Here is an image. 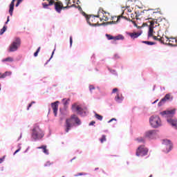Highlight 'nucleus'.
<instances>
[{
  "label": "nucleus",
  "mask_w": 177,
  "mask_h": 177,
  "mask_svg": "<svg viewBox=\"0 0 177 177\" xmlns=\"http://www.w3.org/2000/svg\"><path fill=\"white\" fill-rule=\"evenodd\" d=\"M71 121H73L77 125H81V120L77 116V115H72L69 118H67L66 120V124H65V131L66 133H68V131L73 128V123H71Z\"/></svg>",
  "instance_id": "nucleus-1"
},
{
  "label": "nucleus",
  "mask_w": 177,
  "mask_h": 177,
  "mask_svg": "<svg viewBox=\"0 0 177 177\" xmlns=\"http://www.w3.org/2000/svg\"><path fill=\"white\" fill-rule=\"evenodd\" d=\"M31 136L34 140H39L45 136V134L44 133V131H42V129L39 128V126L35 125L32 129Z\"/></svg>",
  "instance_id": "nucleus-2"
},
{
  "label": "nucleus",
  "mask_w": 177,
  "mask_h": 177,
  "mask_svg": "<svg viewBox=\"0 0 177 177\" xmlns=\"http://www.w3.org/2000/svg\"><path fill=\"white\" fill-rule=\"evenodd\" d=\"M21 45V40L19 37H16L15 41L10 45L8 52H16Z\"/></svg>",
  "instance_id": "nucleus-3"
},
{
  "label": "nucleus",
  "mask_w": 177,
  "mask_h": 177,
  "mask_svg": "<svg viewBox=\"0 0 177 177\" xmlns=\"http://www.w3.org/2000/svg\"><path fill=\"white\" fill-rule=\"evenodd\" d=\"M86 18L87 23L90 26H93L94 27H95V26H99L100 17H97V15H96V16H93V15L88 16V15H86Z\"/></svg>",
  "instance_id": "nucleus-4"
},
{
  "label": "nucleus",
  "mask_w": 177,
  "mask_h": 177,
  "mask_svg": "<svg viewBox=\"0 0 177 177\" xmlns=\"http://www.w3.org/2000/svg\"><path fill=\"white\" fill-rule=\"evenodd\" d=\"M149 122L150 125L153 128H158V127L161 126V119H160V117H158V115L151 116L149 118Z\"/></svg>",
  "instance_id": "nucleus-5"
},
{
  "label": "nucleus",
  "mask_w": 177,
  "mask_h": 177,
  "mask_svg": "<svg viewBox=\"0 0 177 177\" xmlns=\"http://www.w3.org/2000/svg\"><path fill=\"white\" fill-rule=\"evenodd\" d=\"M97 17H100L101 21H108L109 17H110V13L106 12L103 9H100Z\"/></svg>",
  "instance_id": "nucleus-6"
},
{
  "label": "nucleus",
  "mask_w": 177,
  "mask_h": 177,
  "mask_svg": "<svg viewBox=\"0 0 177 177\" xmlns=\"http://www.w3.org/2000/svg\"><path fill=\"white\" fill-rule=\"evenodd\" d=\"M147 153H149V149H147L145 145H141L136 151V156L138 157H143L145 156H147Z\"/></svg>",
  "instance_id": "nucleus-7"
},
{
  "label": "nucleus",
  "mask_w": 177,
  "mask_h": 177,
  "mask_svg": "<svg viewBox=\"0 0 177 177\" xmlns=\"http://www.w3.org/2000/svg\"><path fill=\"white\" fill-rule=\"evenodd\" d=\"M145 12L148 19H157L156 15H158V12H156L154 10H147Z\"/></svg>",
  "instance_id": "nucleus-8"
},
{
  "label": "nucleus",
  "mask_w": 177,
  "mask_h": 177,
  "mask_svg": "<svg viewBox=\"0 0 177 177\" xmlns=\"http://www.w3.org/2000/svg\"><path fill=\"white\" fill-rule=\"evenodd\" d=\"M53 4L55 5V9L57 13H60L62 12V9H66V7L63 6V3L61 1H54Z\"/></svg>",
  "instance_id": "nucleus-9"
},
{
  "label": "nucleus",
  "mask_w": 177,
  "mask_h": 177,
  "mask_svg": "<svg viewBox=\"0 0 177 177\" xmlns=\"http://www.w3.org/2000/svg\"><path fill=\"white\" fill-rule=\"evenodd\" d=\"M51 107L55 117L57 116V110H59V101L51 103Z\"/></svg>",
  "instance_id": "nucleus-10"
},
{
  "label": "nucleus",
  "mask_w": 177,
  "mask_h": 177,
  "mask_svg": "<svg viewBox=\"0 0 177 177\" xmlns=\"http://www.w3.org/2000/svg\"><path fill=\"white\" fill-rule=\"evenodd\" d=\"M154 35V22L151 21L149 27L148 31V38H151Z\"/></svg>",
  "instance_id": "nucleus-11"
},
{
  "label": "nucleus",
  "mask_w": 177,
  "mask_h": 177,
  "mask_svg": "<svg viewBox=\"0 0 177 177\" xmlns=\"http://www.w3.org/2000/svg\"><path fill=\"white\" fill-rule=\"evenodd\" d=\"M172 99V97H171V94H166L165 96L160 101V102L158 103V106L159 107H161V106H162L165 102H167V100H169Z\"/></svg>",
  "instance_id": "nucleus-12"
},
{
  "label": "nucleus",
  "mask_w": 177,
  "mask_h": 177,
  "mask_svg": "<svg viewBox=\"0 0 177 177\" xmlns=\"http://www.w3.org/2000/svg\"><path fill=\"white\" fill-rule=\"evenodd\" d=\"M176 109L170 110V111H164L160 113L161 115H166L168 117H173L174 114H175Z\"/></svg>",
  "instance_id": "nucleus-13"
},
{
  "label": "nucleus",
  "mask_w": 177,
  "mask_h": 177,
  "mask_svg": "<svg viewBox=\"0 0 177 177\" xmlns=\"http://www.w3.org/2000/svg\"><path fill=\"white\" fill-rule=\"evenodd\" d=\"M72 110H75V111L77 112V114H80V115H82V108L77 105V104H74L72 105Z\"/></svg>",
  "instance_id": "nucleus-14"
},
{
  "label": "nucleus",
  "mask_w": 177,
  "mask_h": 177,
  "mask_svg": "<svg viewBox=\"0 0 177 177\" xmlns=\"http://www.w3.org/2000/svg\"><path fill=\"white\" fill-rule=\"evenodd\" d=\"M65 3L66 5V6H65L66 9H68V8H73V6H75V0H66Z\"/></svg>",
  "instance_id": "nucleus-15"
},
{
  "label": "nucleus",
  "mask_w": 177,
  "mask_h": 177,
  "mask_svg": "<svg viewBox=\"0 0 177 177\" xmlns=\"http://www.w3.org/2000/svg\"><path fill=\"white\" fill-rule=\"evenodd\" d=\"M127 34L129 37H131L132 39H136V38H138V37H140L142 35L140 32H127Z\"/></svg>",
  "instance_id": "nucleus-16"
},
{
  "label": "nucleus",
  "mask_w": 177,
  "mask_h": 177,
  "mask_svg": "<svg viewBox=\"0 0 177 177\" xmlns=\"http://www.w3.org/2000/svg\"><path fill=\"white\" fill-rule=\"evenodd\" d=\"M157 133V131L156 130H149L145 133V136L147 138H153V136H156Z\"/></svg>",
  "instance_id": "nucleus-17"
},
{
  "label": "nucleus",
  "mask_w": 177,
  "mask_h": 177,
  "mask_svg": "<svg viewBox=\"0 0 177 177\" xmlns=\"http://www.w3.org/2000/svg\"><path fill=\"white\" fill-rule=\"evenodd\" d=\"M169 42V37L167 36H162L160 37V44H165L166 45H168Z\"/></svg>",
  "instance_id": "nucleus-18"
},
{
  "label": "nucleus",
  "mask_w": 177,
  "mask_h": 177,
  "mask_svg": "<svg viewBox=\"0 0 177 177\" xmlns=\"http://www.w3.org/2000/svg\"><path fill=\"white\" fill-rule=\"evenodd\" d=\"M168 45L176 46V37H169Z\"/></svg>",
  "instance_id": "nucleus-19"
},
{
  "label": "nucleus",
  "mask_w": 177,
  "mask_h": 177,
  "mask_svg": "<svg viewBox=\"0 0 177 177\" xmlns=\"http://www.w3.org/2000/svg\"><path fill=\"white\" fill-rule=\"evenodd\" d=\"M47 1L48 2V4H47L46 3H42L44 9H48V6H52V5L55 3V0H47Z\"/></svg>",
  "instance_id": "nucleus-20"
},
{
  "label": "nucleus",
  "mask_w": 177,
  "mask_h": 177,
  "mask_svg": "<svg viewBox=\"0 0 177 177\" xmlns=\"http://www.w3.org/2000/svg\"><path fill=\"white\" fill-rule=\"evenodd\" d=\"M164 143L165 144L166 149H169L167 150V153L169 151H171V149L172 148V144H171V141L166 140H164Z\"/></svg>",
  "instance_id": "nucleus-21"
},
{
  "label": "nucleus",
  "mask_w": 177,
  "mask_h": 177,
  "mask_svg": "<svg viewBox=\"0 0 177 177\" xmlns=\"http://www.w3.org/2000/svg\"><path fill=\"white\" fill-rule=\"evenodd\" d=\"M16 0H12L10 4V10H9V13L10 16H13V10L15 9V1Z\"/></svg>",
  "instance_id": "nucleus-22"
},
{
  "label": "nucleus",
  "mask_w": 177,
  "mask_h": 177,
  "mask_svg": "<svg viewBox=\"0 0 177 177\" xmlns=\"http://www.w3.org/2000/svg\"><path fill=\"white\" fill-rule=\"evenodd\" d=\"M167 122H169L170 125H172V127H174L176 129H177V120L167 119Z\"/></svg>",
  "instance_id": "nucleus-23"
},
{
  "label": "nucleus",
  "mask_w": 177,
  "mask_h": 177,
  "mask_svg": "<svg viewBox=\"0 0 177 177\" xmlns=\"http://www.w3.org/2000/svg\"><path fill=\"white\" fill-rule=\"evenodd\" d=\"M37 149H42L43 152L44 153V154H46V155L49 154V150H48L46 149V145H43L41 147H38Z\"/></svg>",
  "instance_id": "nucleus-24"
},
{
  "label": "nucleus",
  "mask_w": 177,
  "mask_h": 177,
  "mask_svg": "<svg viewBox=\"0 0 177 177\" xmlns=\"http://www.w3.org/2000/svg\"><path fill=\"white\" fill-rule=\"evenodd\" d=\"M120 39L124 40V37L122 35H118L114 37V41H120Z\"/></svg>",
  "instance_id": "nucleus-25"
},
{
  "label": "nucleus",
  "mask_w": 177,
  "mask_h": 177,
  "mask_svg": "<svg viewBox=\"0 0 177 177\" xmlns=\"http://www.w3.org/2000/svg\"><path fill=\"white\" fill-rule=\"evenodd\" d=\"M120 19H121V17H118L117 18L116 21H112L107 22V24H117V23H118V21H120Z\"/></svg>",
  "instance_id": "nucleus-26"
},
{
  "label": "nucleus",
  "mask_w": 177,
  "mask_h": 177,
  "mask_svg": "<svg viewBox=\"0 0 177 177\" xmlns=\"http://www.w3.org/2000/svg\"><path fill=\"white\" fill-rule=\"evenodd\" d=\"M115 100L116 102H118V103L122 102V98H121V97H120V94H117V95L115 97Z\"/></svg>",
  "instance_id": "nucleus-27"
},
{
  "label": "nucleus",
  "mask_w": 177,
  "mask_h": 177,
  "mask_svg": "<svg viewBox=\"0 0 177 177\" xmlns=\"http://www.w3.org/2000/svg\"><path fill=\"white\" fill-rule=\"evenodd\" d=\"M12 73L10 72H6L4 73H1V78H6L7 75H10Z\"/></svg>",
  "instance_id": "nucleus-28"
},
{
  "label": "nucleus",
  "mask_w": 177,
  "mask_h": 177,
  "mask_svg": "<svg viewBox=\"0 0 177 177\" xmlns=\"http://www.w3.org/2000/svg\"><path fill=\"white\" fill-rule=\"evenodd\" d=\"M142 43L145 44L146 45H156V42L149 41H142Z\"/></svg>",
  "instance_id": "nucleus-29"
},
{
  "label": "nucleus",
  "mask_w": 177,
  "mask_h": 177,
  "mask_svg": "<svg viewBox=\"0 0 177 177\" xmlns=\"http://www.w3.org/2000/svg\"><path fill=\"white\" fill-rule=\"evenodd\" d=\"M8 30V26H4L2 29L0 30V35H3V34Z\"/></svg>",
  "instance_id": "nucleus-30"
},
{
  "label": "nucleus",
  "mask_w": 177,
  "mask_h": 177,
  "mask_svg": "<svg viewBox=\"0 0 177 177\" xmlns=\"http://www.w3.org/2000/svg\"><path fill=\"white\" fill-rule=\"evenodd\" d=\"M2 62H13V59H12L11 57H7V58H6V59H3L2 60Z\"/></svg>",
  "instance_id": "nucleus-31"
},
{
  "label": "nucleus",
  "mask_w": 177,
  "mask_h": 177,
  "mask_svg": "<svg viewBox=\"0 0 177 177\" xmlns=\"http://www.w3.org/2000/svg\"><path fill=\"white\" fill-rule=\"evenodd\" d=\"M106 140H107V139L106 138V136L102 135V138L100 139V142L101 143H104V142H106Z\"/></svg>",
  "instance_id": "nucleus-32"
},
{
  "label": "nucleus",
  "mask_w": 177,
  "mask_h": 177,
  "mask_svg": "<svg viewBox=\"0 0 177 177\" xmlns=\"http://www.w3.org/2000/svg\"><path fill=\"white\" fill-rule=\"evenodd\" d=\"M158 37H159L160 38H158ZM158 37L156 36H152L153 39H154L155 41H158L159 42H161V37L160 35H158Z\"/></svg>",
  "instance_id": "nucleus-33"
},
{
  "label": "nucleus",
  "mask_w": 177,
  "mask_h": 177,
  "mask_svg": "<svg viewBox=\"0 0 177 177\" xmlns=\"http://www.w3.org/2000/svg\"><path fill=\"white\" fill-rule=\"evenodd\" d=\"M95 118H97V120H99L100 121H102V120H103V116H102L97 113L95 114Z\"/></svg>",
  "instance_id": "nucleus-34"
},
{
  "label": "nucleus",
  "mask_w": 177,
  "mask_h": 177,
  "mask_svg": "<svg viewBox=\"0 0 177 177\" xmlns=\"http://www.w3.org/2000/svg\"><path fill=\"white\" fill-rule=\"evenodd\" d=\"M106 37L107 39H109V40L113 39V41H114V38H115L114 36H112L111 35L106 34Z\"/></svg>",
  "instance_id": "nucleus-35"
},
{
  "label": "nucleus",
  "mask_w": 177,
  "mask_h": 177,
  "mask_svg": "<svg viewBox=\"0 0 177 177\" xmlns=\"http://www.w3.org/2000/svg\"><path fill=\"white\" fill-rule=\"evenodd\" d=\"M62 100L64 102V106H67V104H68V102H70V99L66 100V98H64Z\"/></svg>",
  "instance_id": "nucleus-36"
},
{
  "label": "nucleus",
  "mask_w": 177,
  "mask_h": 177,
  "mask_svg": "<svg viewBox=\"0 0 177 177\" xmlns=\"http://www.w3.org/2000/svg\"><path fill=\"white\" fill-rule=\"evenodd\" d=\"M39 50H41V47H39L37 51L34 53L35 57H37V56H38V53H39Z\"/></svg>",
  "instance_id": "nucleus-37"
},
{
  "label": "nucleus",
  "mask_w": 177,
  "mask_h": 177,
  "mask_svg": "<svg viewBox=\"0 0 177 177\" xmlns=\"http://www.w3.org/2000/svg\"><path fill=\"white\" fill-rule=\"evenodd\" d=\"M86 175H87L86 173H79V174L75 175V176H86Z\"/></svg>",
  "instance_id": "nucleus-38"
},
{
  "label": "nucleus",
  "mask_w": 177,
  "mask_h": 177,
  "mask_svg": "<svg viewBox=\"0 0 177 177\" xmlns=\"http://www.w3.org/2000/svg\"><path fill=\"white\" fill-rule=\"evenodd\" d=\"M89 90L91 92H92V91H95V87L93 86V85L89 86Z\"/></svg>",
  "instance_id": "nucleus-39"
},
{
  "label": "nucleus",
  "mask_w": 177,
  "mask_h": 177,
  "mask_svg": "<svg viewBox=\"0 0 177 177\" xmlns=\"http://www.w3.org/2000/svg\"><path fill=\"white\" fill-rule=\"evenodd\" d=\"M121 17H122V19H125V20H129V21H132V20H131L130 19H128V17L124 15H122Z\"/></svg>",
  "instance_id": "nucleus-40"
},
{
  "label": "nucleus",
  "mask_w": 177,
  "mask_h": 177,
  "mask_svg": "<svg viewBox=\"0 0 177 177\" xmlns=\"http://www.w3.org/2000/svg\"><path fill=\"white\" fill-rule=\"evenodd\" d=\"M70 45H71V46H73V37L72 36L70 37Z\"/></svg>",
  "instance_id": "nucleus-41"
},
{
  "label": "nucleus",
  "mask_w": 177,
  "mask_h": 177,
  "mask_svg": "<svg viewBox=\"0 0 177 177\" xmlns=\"http://www.w3.org/2000/svg\"><path fill=\"white\" fill-rule=\"evenodd\" d=\"M35 103V102H32L30 104H29L28 106V110H30V107H31V106H32V104Z\"/></svg>",
  "instance_id": "nucleus-42"
},
{
  "label": "nucleus",
  "mask_w": 177,
  "mask_h": 177,
  "mask_svg": "<svg viewBox=\"0 0 177 177\" xmlns=\"http://www.w3.org/2000/svg\"><path fill=\"white\" fill-rule=\"evenodd\" d=\"M115 92H118V88H113L112 91V93H115Z\"/></svg>",
  "instance_id": "nucleus-43"
},
{
  "label": "nucleus",
  "mask_w": 177,
  "mask_h": 177,
  "mask_svg": "<svg viewBox=\"0 0 177 177\" xmlns=\"http://www.w3.org/2000/svg\"><path fill=\"white\" fill-rule=\"evenodd\" d=\"M21 150V148H19L18 149H17L15 153H14V156L17 154V153H19V151Z\"/></svg>",
  "instance_id": "nucleus-44"
},
{
  "label": "nucleus",
  "mask_w": 177,
  "mask_h": 177,
  "mask_svg": "<svg viewBox=\"0 0 177 177\" xmlns=\"http://www.w3.org/2000/svg\"><path fill=\"white\" fill-rule=\"evenodd\" d=\"M95 124H96V122L95 121H91L90 123H89V125L91 126V125H95Z\"/></svg>",
  "instance_id": "nucleus-45"
},
{
  "label": "nucleus",
  "mask_w": 177,
  "mask_h": 177,
  "mask_svg": "<svg viewBox=\"0 0 177 177\" xmlns=\"http://www.w3.org/2000/svg\"><path fill=\"white\" fill-rule=\"evenodd\" d=\"M113 121H117V119H115V118H112V119H111L108 122H113Z\"/></svg>",
  "instance_id": "nucleus-46"
},
{
  "label": "nucleus",
  "mask_w": 177,
  "mask_h": 177,
  "mask_svg": "<svg viewBox=\"0 0 177 177\" xmlns=\"http://www.w3.org/2000/svg\"><path fill=\"white\" fill-rule=\"evenodd\" d=\"M10 21V18L9 17H7V21L6 22V24H8V23H9Z\"/></svg>",
  "instance_id": "nucleus-47"
},
{
  "label": "nucleus",
  "mask_w": 177,
  "mask_h": 177,
  "mask_svg": "<svg viewBox=\"0 0 177 177\" xmlns=\"http://www.w3.org/2000/svg\"><path fill=\"white\" fill-rule=\"evenodd\" d=\"M138 142H145V140H143L142 138L138 139Z\"/></svg>",
  "instance_id": "nucleus-48"
},
{
  "label": "nucleus",
  "mask_w": 177,
  "mask_h": 177,
  "mask_svg": "<svg viewBox=\"0 0 177 177\" xmlns=\"http://www.w3.org/2000/svg\"><path fill=\"white\" fill-rule=\"evenodd\" d=\"M48 165H50V163L49 162H46V164L45 165V167H48Z\"/></svg>",
  "instance_id": "nucleus-49"
},
{
  "label": "nucleus",
  "mask_w": 177,
  "mask_h": 177,
  "mask_svg": "<svg viewBox=\"0 0 177 177\" xmlns=\"http://www.w3.org/2000/svg\"><path fill=\"white\" fill-rule=\"evenodd\" d=\"M20 3H21L17 1V4H16V6H17V7L19 6V5H20Z\"/></svg>",
  "instance_id": "nucleus-50"
},
{
  "label": "nucleus",
  "mask_w": 177,
  "mask_h": 177,
  "mask_svg": "<svg viewBox=\"0 0 177 177\" xmlns=\"http://www.w3.org/2000/svg\"><path fill=\"white\" fill-rule=\"evenodd\" d=\"M54 53H55V50L53 51V53H52V55H51V57H50V59H51V57H53V55H54Z\"/></svg>",
  "instance_id": "nucleus-51"
},
{
  "label": "nucleus",
  "mask_w": 177,
  "mask_h": 177,
  "mask_svg": "<svg viewBox=\"0 0 177 177\" xmlns=\"http://www.w3.org/2000/svg\"><path fill=\"white\" fill-rule=\"evenodd\" d=\"M131 17H132V19H135V15L131 14Z\"/></svg>",
  "instance_id": "nucleus-52"
},
{
  "label": "nucleus",
  "mask_w": 177,
  "mask_h": 177,
  "mask_svg": "<svg viewBox=\"0 0 177 177\" xmlns=\"http://www.w3.org/2000/svg\"><path fill=\"white\" fill-rule=\"evenodd\" d=\"M4 158H0V161H1V162H2V161H3Z\"/></svg>",
  "instance_id": "nucleus-53"
},
{
  "label": "nucleus",
  "mask_w": 177,
  "mask_h": 177,
  "mask_svg": "<svg viewBox=\"0 0 177 177\" xmlns=\"http://www.w3.org/2000/svg\"><path fill=\"white\" fill-rule=\"evenodd\" d=\"M71 124H73V126L74 125V121L71 120Z\"/></svg>",
  "instance_id": "nucleus-54"
},
{
  "label": "nucleus",
  "mask_w": 177,
  "mask_h": 177,
  "mask_svg": "<svg viewBox=\"0 0 177 177\" xmlns=\"http://www.w3.org/2000/svg\"><path fill=\"white\" fill-rule=\"evenodd\" d=\"M18 1L21 3V2H23V0H18Z\"/></svg>",
  "instance_id": "nucleus-55"
},
{
  "label": "nucleus",
  "mask_w": 177,
  "mask_h": 177,
  "mask_svg": "<svg viewBox=\"0 0 177 177\" xmlns=\"http://www.w3.org/2000/svg\"><path fill=\"white\" fill-rule=\"evenodd\" d=\"M157 102H158V100H156L153 102V104H154V103H157Z\"/></svg>",
  "instance_id": "nucleus-56"
},
{
  "label": "nucleus",
  "mask_w": 177,
  "mask_h": 177,
  "mask_svg": "<svg viewBox=\"0 0 177 177\" xmlns=\"http://www.w3.org/2000/svg\"><path fill=\"white\" fill-rule=\"evenodd\" d=\"M99 169V167L95 168V171H97Z\"/></svg>",
  "instance_id": "nucleus-57"
},
{
  "label": "nucleus",
  "mask_w": 177,
  "mask_h": 177,
  "mask_svg": "<svg viewBox=\"0 0 177 177\" xmlns=\"http://www.w3.org/2000/svg\"><path fill=\"white\" fill-rule=\"evenodd\" d=\"M103 174H106V171L104 170H102Z\"/></svg>",
  "instance_id": "nucleus-58"
},
{
  "label": "nucleus",
  "mask_w": 177,
  "mask_h": 177,
  "mask_svg": "<svg viewBox=\"0 0 177 177\" xmlns=\"http://www.w3.org/2000/svg\"><path fill=\"white\" fill-rule=\"evenodd\" d=\"M149 177H153V175L151 174Z\"/></svg>",
  "instance_id": "nucleus-59"
},
{
  "label": "nucleus",
  "mask_w": 177,
  "mask_h": 177,
  "mask_svg": "<svg viewBox=\"0 0 177 177\" xmlns=\"http://www.w3.org/2000/svg\"><path fill=\"white\" fill-rule=\"evenodd\" d=\"M176 46H177V37H176Z\"/></svg>",
  "instance_id": "nucleus-60"
},
{
  "label": "nucleus",
  "mask_w": 177,
  "mask_h": 177,
  "mask_svg": "<svg viewBox=\"0 0 177 177\" xmlns=\"http://www.w3.org/2000/svg\"><path fill=\"white\" fill-rule=\"evenodd\" d=\"M1 73H0V80H1Z\"/></svg>",
  "instance_id": "nucleus-61"
},
{
  "label": "nucleus",
  "mask_w": 177,
  "mask_h": 177,
  "mask_svg": "<svg viewBox=\"0 0 177 177\" xmlns=\"http://www.w3.org/2000/svg\"><path fill=\"white\" fill-rule=\"evenodd\" d=\"M0 91H1V84H0Z\"/></svg>",
  "instance_id": "nucleus-62"
}]
</instances>
